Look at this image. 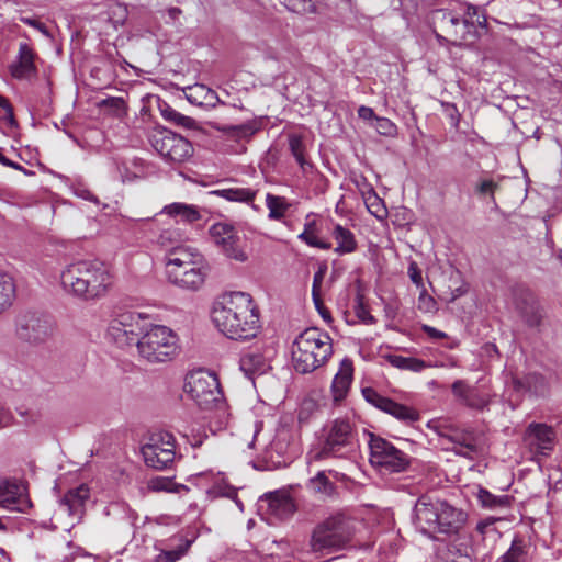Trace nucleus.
I'll use <instances>...</instances> for the list:
<instances>
[{
    "label": "nucleus",
    "instance_id": "obj_1",
    "mask_svg": "<svg viewBox=\"0 0 562 562\" xmlns=\"http://www.w3.org/2000/svg\"><path fill=\"white\" fill-rule=\"evenodd\" d=\"M211 315L215 327L229 339L248 340L260 329L258 306L246 292L221 295L213 304Z\"/></svg>",
    "mask_w": 562,
    "mask_h": 562
},
{
    "label": "nucleus",
    "instance_id": "obj_2",
    "mask_svg": "<svg viewBox=\"0 0 562 562\" xmlns=\"http://www.w3.org/2000/svg\"><path fill=\"white\" fill-rule=\"evenodd\" d=\"M63 290L83 301L104 297L112 289L114 277L110 268L99 260H76L60 271Z\"/></svg>",
    "mask_w": 562,
    "mask_h": 562
},
{
    "label": "nucleus",
    "instance_id": "obj_3",
    "mask_svg": "<svg viewBox=\"0 0 562 562\" xmlns=\"http://www.w3.org/2000/svg\"><path fill=\"white\" fill-rule=\"evenodd\" d=\"M164 260L166 278L171 284L191 291L204 284L210 266L198 248L165 255Z\"/></svg>",
    "mask_w": 562,
    "mask_h": 562
},
{
    "label": "nucleus",
    "instance_id": "obj_4",
    "mask_svg": "<svg viewBox=\"0 0 562 562\" xmlns=\"http://www.w3.org/2000/svg\"><path fill=\"white\" fill-rule=\"evenodd\" d=\"M331 353L330 336L318 328H307L293 342V367L296 372L303 374L313 372L323 366Z\"/></svg>",
    "mask_w": 562,
    "mask_h": 562
},
{
    "label": "nucleus",
    "instance_id": "obj_5",
    "mask_svg": "<svg viewBox=\"0 0 562 562\" xmlns=\"http://www.w3.org/2000/svg\"><path fill=\"white\" fill-rule=\"evenodd\" d=\"M138 344V355L151 363L171 360L178 351V336L169 327L156 325L149 318Z\"/></svg>",
    "mask_w": 562,
    "mask_h": 562
},
{
    "label": "nucleus",
    "instance_id": "obj_6",
    "mask_svg": "<svg viewBox=\"0 0 562 562\" xmlns=\"http://www.w3.org/2000/svg\"><path fill=\"white\" fill-rule=\"evenodd\" d=\"M483 16L477 8L468 4L462 18L450 11H438L435 20L445 36L437 34L438 38H445L454 45L473 40L476 36L477 26L482 25Z\"/></svg>",
    "mask_w": 562,
    "mask_h": 562
},
{
    "label": "nucleus",
    "instance_id": "obj_7",
    "mask_svg": "<svg viewBox=\"0 0 562 562\" xmlns=\"http://www.w3.org/2000/svg\"><path fill=\"white\" fill-rule=\"evenodd\" d=\"M353 535L352 521L342 515L327 518L313 531L310 542L313 553L345 548Z\"/></svg>",
    "mask_w": 562,
    "mask_h": 562
},
{
    "label": "nucleus",
    "instance_id": "obj_8",
    "mask_svg": "<svg viewBox=\"0 0 562 562\" xmlns=\"http://www.w3.org/2000/svg\"><path fill=\"white\" fill-rule=\"evenodd\" d=\"M209 236L213 246L225 258L237 262L249 259L247 238L233 223L222 221L212 224Z\"/></svg>",
    "mask_w": 562,
    "mask_h": 562
},
{
    "label": "nucleus",
    "instance_id": "obj_9",
    "mask_svg": "<svg viewBox=\"0 0 562 562\" xmlns=\"http://www.w3.org/2000/svg\"><path fill=\"white\" fill-rule=\"evenodd\" d=\"M149 315L133 311L115 314L109 322L106 338L120 348L136 346L147 328Z\"/></svg>",
    "mask_w": 562,
    "mask_h": 562
},
{
    "label": "nucleus",
    "instance_id": "obj_10",
    "mask_svg": "<svg viewBox=\"0 0 562 562\" xmlns=\"http://www.w3.org/2000/svg\"><path fill=\"white\" fill-rule=\"evenodd\" d=\"M184 392L202 409H212L223 396L215 373L206 370L192 371L186 376Z\"/></svg>",
    "mask_w": 562,
    "mask_h": 562
},
{
    "label": "nucleus",
    "instance_id": "obj_11",
    "mask_svg": "<svg viewBox=\"0 0 562 562\" xmlns=\"http://www.w3.org/2000/svg\"><path fill=\"white\" fill-rule=\"evenodd\" d=\"M370 463L385 473L404 471L409 464L408 456L386 439L370 434Z\"/></svg>",
    "mask_w": 562,
    "mask_h": 562
},
{
    "label": "nucleus",
    "instance_id": "obj_12",
    "mask_svg": "<svg viewBox=\"0 0 562 562\" xmlns=\"http://www.w3.org/2000/svg\"><path fill=\"white\" fill-rule=\"evenodd\" d=\"M142 454L147 467L168 469L176 459L175 437L165 431L153 434L142 447Z\"/></svg>",
    "mask_w": 562,
    "mask_h": 562
},
{
    "label": "nucleus",
    "instance_id": "obj_13",
    "mask_svg": "<svg viewBox=\"0 0 562 562\" xmlns=\"http://www.w3.org/2000/svg\"><path fill=\"white\" fill-rule=\"evenodd\" d=\"M150 143L155 150L169 162H184L193 154L191 143L169 130L154 131L150 135Z\"/></svg>",
    "mask_w": 562,
    "mask_h": 562
},
{
    "label": "nucleus",
    "instance_id": "obj_14",
    "mask_svg": "<svg viewBox=\"0 0 562 562\" xmlns=\"http://www.w3.org/2000/svg\"><path fill=\"white\" fill-rule=\"evenodd\" d=\"M54 333L50 317L38 313H25L16 318L15 334L20 340L32 345L46 341Z\"/></svg>",
    "mask_w": 562,
    "mask_h": 562
},
{
    "label": "nucleus",
    "instance_id": "obj_15",
    "mask_svg": "<svg viewBox=\"0 0 562 562\" xmlns=\"http://www.w3.org/2000/svg\"><path fill=\"white\" fill-rule=\"evenodd\" d=\"M434 428L438 431L440 437L452 443V447L449 449L456 454L469 460H475L482 454V447L472 430L461 429L448 424H440Z\"/></svg>",
    "mask_w": 562,
    "mask_h": 562
},
{
    "label": "nucleus",
    "instance_id": "obj_16",
    "mask_svg": "<svg viewBox=\"0 0 562 562\" xmlns=\"http://www.w3.org/2000/svg\"><path fill=\"white\" fill-rule=\"evenodd\" d=\"M355 431L349 420L337 419L333 423L326 441L316 458L344 457L353 447Z\"/></svg>",
    "mask_w": 562,
    "mask_h": 562
},
{
    "label": "nucleus",
    "instance_id": "obj_17",
    "mask_svg": "<svg viewBox=\"0 0 562 562\" xmlns=\"http://www.w3.org/2000/svg\"><path fill=\"white\" fill-rule=\"evenodd\" d=\"M297 454L294 435L290 428L281 427L274 438L266 446L263 457L274 467H283Z\"/></svg>",
    "mask_w": 562,
    "mask_h": 562
},
{
    "label": "nucleus",
    "instance_id": "obj_18",
    "mask_svg": "<svg viewBox=\"0 0 562 562\" xmlns=\"http://www.w3.org/2000/svg\"><path fill=\"white\" fill-rule=\"evenodd\" d=\"M438 504H440L439 499L422 496L416 502L414 508V524L416 528L431 538L438 535Z\"/></svg>",
    "mask_w": 562,
    "mask_h": 562
},
{
    "label": "nucleus",
    "instance_id": "obj_19",
    "mask_svg": "<svg viewBox=\"0 0 562 562\" xmlns=\"http://www.w3.org/2000/svg\"><path fill=\"white\" fill-rule=\"evenodd\" d=\"M272 356V348L266 345L255 346L241 355L239 360L240 370L249 379L265 374L270 369Z\"/></svg>",
    "mask_w": 562,
    "mask_h": 562
},
{
    "label": "nucleus",
    "instance_id": "obj_20",
    "mask_svg": "<svg viewBox=\"0 0 562 562\" xmlns=\"http://www.w3.org/2000/svg\"><path fill=\"white\" fill-rule=\"evenodd\" d=\"M438 513V533L453 535L458 533L467 522L468 514L458 509L447 502L440 501Z\"/></svg>",
    "mask_w": 562,
    "mask_h": 562
},
{
    "label": "nucleus",
    "instance_id": "obj_21",
    "mask_svg": "<svg viewBox=\"0 0 562 562\" xmlns=\"http://www.w3.org/2000/svg\"><path fill=\"white\" fill-rule=\"evenodd\" d=\"M554 438L553 429L544 424L529 425L525 435L527 445L543 456H547L553 449Z\"/></svg>",
    "mask_w": 562,
    "mask_h": 562
},
{
    "label": "nucleus",
    "instance_id": "obj_22",
    "mask_svg": "<svg viewBox=\"0 0 562 562\" xmlns=\"http://www.w3.org/2000/svg\"><path fill=\"white\" fill-rule=\"evenodd\" d=\"M90 498L88 485L81 484L69 490L60 499V506L64 507L69 516L80 520L85 514L86 503Z\"/></svg>",
    "mask_w": 562,
    "mask_h": 562
},
{
    "label": "nucleus",
    "instance_id": "obj_23",
    "mask_svg": "<svg viewBox=\"0 0 562 562\" xmlns=\"http://www.w3.org/2000/svg\"><path fill=\"white\" fill-rule=\"evenodd\" d=\"M353 366L350 359H344L331 383V393L335 403L341 402L348 394L352 382Z\"/></svg>",
    "mask_w": 562,
    "mask_h": 562
},
{
    "label": "nucleus",
    "instance_id": "obj_24",
    "mask_svg": "<svg viewBox=\"0 0 562 562\" xmlns=\"http://www.w3.org/2000/svg\"><path fill=\"white\" fill-rule=\"evenodd\" d=\"M451 391L463 405L470 408L483 409L488 405L487 397L469 386L463 380H457L452 384Z\"/></svg>",
    "mask_w": 562,
    "mask_h": 562
},
{
    "label": "nucleus",
    "instance_id": "obj_25",
    "mask_svg": "<svg viewBox=\"0 0 562 562\" xmlns=\"http://www.w3.org/2000/svg\"><path fill=\"white\" fill-rule=\"evenodd\" d=\"M187 240L186 234L177 227H170L164 229L157 239L158 245L165 249V255H170L178 250H188L192 248V246L186 245Z\"/></svg>",
    "mask_w": 562,
    "mask_h": 562
},
{
    "label": "nucleus",
    "instance_id": "obj_26",
    "mask_svg": "<svg viewBox=\"0 0 562 562\" xmlns=\"http://www.w3.org/2000/svg\"><path fill=\"white\" fill-rule=\"evenodd\" d=\"M34 53L26 43H21L19 60L11 68L12 76L19 79L29 78L35 74Z\"/></svg>",
    "mask_w": 562,
    "mask_h": 562
},
{
    "label": "nucleus",
    "instance_id": "obj_27",
    "mask_svg": "<svg viewBox=\"0 0 562 562\" xmlns=\"http://www.w3.org/2000/svg\"><path fill=\"white\" fill-rule=\"evenodd\" d=\"M269 514L279 520L288 519L295 512L293 499L285 494H272L268 503Z\"/></svg>",
    "mask_w": 562,
    "mask_h": 562
},
{
    "label": "nucleus",
    "instance_id": "obj_28",
    "mask_svg": "<svg viewBox=\"0 0 562 562\" xmlns=\"http://www.w3.org/2000/svg\"><path fill=\"white\" fill-rule=\"evenodd\" d=\"M186 98L188 101L195 105H215L218 101V97L215 91L206 87L205 85L196 83L190 86L184 90Z\"/></svg>",
    "mask_w": 562,
    "mask_h": 562
},
{
    "label": "nucleus",
    "instance_id": "obj_29",
    "mask_svg": "<svg viewBox=\"0 0 562 562\" xmlns=\"http://www.w3.org/2000/svg\"><path fill=\"white\" fill-rule=\"evenodd\" d=\"M331 236L337 246L334 251L338 255L351 254L357 249V240L353 233L340 224H335Z\"/></svg>",
    "mask_w": 562,
    "mask_h": 562
},
{
    "label": "nucleus",
    "instance_id": "obj_30",
    "mask_svg": "<svg viewBox=\"0 0 562 562\" xmlns=\"http://www.w3.org/2000/svg\"><path fill=\"white\" fill-rule=\"evenodd\" d=\"M23 493V486L15 482H0V507L13 508L14 505L26 503Z\"/></svg>",
    "mask_w": 562,
    "mask_h": 562
},
{
    "label": "nucleus",
    "instance_id": "obj_31",
    "mask_svg": "<svg viewBox=\"0 0 562 562\" xmlns=\"http://www.w3.org/2000/svg\"><path fill=\"white\" fill-rule=\"evenodd\" d=\"M382 412L393 416L394 418H396L397 420L405 425H412L420 419V415L417 409L397 403L391 398H389Z\"/></svg>",
    "mask_w": 562,
    "mask_h": 562
},
{
    "label": "nucleus",
    "instance_id": "obj_32",
    "mask_svg": "<svg viewBox=\"0 0 562 562\" xmlns=\"http://www.w3.org/2000/svg\"><path fill=\"white\" fill-rule=\"evenodd\" d=\"M172 541H177V544L172 549L160 550L159 554L156 555L155 562H177L182 559L189 551L193 540L183 537H173Z\"/></svg>",
    "mask_w": 562,
    "mask_h": 562
},
{
    "label": "nucleus",
    "instance_id": "obj_33",
    "mask_svg": "<svg viewBox=\"0 0 562 562\" xmlns=\"http://www.w3.org/2000/svg\"><path fill=\"white\" fill-rule=\"evenodd\" d=\"M266 206L269 211L268 218L271 221H281L291 207V203L284 196L267 193Z\"/></svg>",
    "mask_w": 562,
    "mask_h": 562
},
{
    "label": "nucleus",
    "instance_id": "obj_34",
    "mask_svg": "<svg viewBox=\"0 0 562 562\" xmlns=\"http://www.w3.org/2000/svg\"><path fill=\"white\" fill-rule=\"evenodd\" d=\"M15 296V283L13 278L0 272V314L8 310Z\"/></svg>",
    "mask_w": 562,
    "mask_h": 562
},
{
    "label": "nucleus",
    "instance_id": "obj_35",
    "mask_svg": "<svg viewBox=\"0 0 562 562\" xmlns=\"http://www.w3.org/2000/svg\"><path fill=\"white\" fill-rule=\"evenodd\" d=\"M164 212L170 216H178L187 223H193L200 220L199 210L193 205L184 203H172L165 206Z\"/></svg>",
    "mask_w": 562,
    "mask_h": 562
},
{
    "label": "nucleus",
    "instance_id": "obj_36",
    "mask_svg": "<svg viewBox=\"0 0 562 562\" xmlns=\"http://www.w3.org/2000/svg\"><path fill=\"white\" fill-rule=\"evenodd\" d=\"M289 147L290 151L295 158L296 162L300 165L301 169L306 172L312 168V164L305 156V145L303 142V137L297 134H291L289 136Z\"/></svg>",
    "mask_w": 562,
    "mask_h": 562
},
{
    "label": "nucleus",
    "instance_id": "obj_37",
    "mask_svg": "<svg viewBox=\"0 0 562 562\" xmlns=\"http://www.w3.org/2000/svg\"><path fill=\"white\" fill-rule=\"evenodd\" d=\"M476 497L481 506L487 509L505 508L510 505L508 495L496 496L484 487H479Z\"/></svg>",
    "mask_w": 562,
    "mask_h": 562
},
{
    "label": "nucleus",
    "instance_id": "obj_38",
    "mask_svg": "<svg viewBox=\"0 0 562 562\" xmlns=\"http://www.w3.org/2000/svg\"><path fill=\"white\" fill-rule=\"evenodd\" d=\"M18 128L12 106L7 102L0 106V131L7 136H13Z\"/></svg>",
    "mask_w": 562,
    "mask_h": 562
},
{
    "label": "nucleus",
    "instance_id": "obj_39",
    "mask_svg": "<svg viewBox=\"0 0 562 562\" xmlns=\"http://www.w3.org/2000/svg\"><path fill=\"white\" fill-rule=\"evenodd\" d=\"M390 361L395 368L413 372H420L430 367L425 361L413 357L393 356Z\"/></svg>",
    "mask_w": 562,
    "mask_h": 562
},
{
    "label": "nucleus",
    "instance_id": "obj_40",
    "mask_svg": "<svg viewBox=\"0 0 562 562\" xmlns=\"http://www.w3.org/2000/svg\"><path fill=\"white\" fill-rule=\"evenodd\" d=\"M218 194L228 201L249 202L254 200L257 191L249 188H229L218 191Z\"/></svg>",
    "mask_w": 562,
    "mask_h": 562
},
{
    "label": "nucleus",
    "instance_id": "obj_41",
    "mask_svg": "<svg viewBox=\"0 0 562 562\" xmlns=\"http://www.w3.org/2000/svg\"><path fill=\"white\" fill-rule=\"evenodd\" d=\"M307 487L315 494L330 495L334 492V484L328 480L324 472H318L316 476L308 481Z\"/></svg>",
    "mask_w": 562,
    "mask_h": 562
},
{
    "label": "nucleus",
    "instance_id": "obj_42",
    "mask_svg": "<svg viewBox=\"0 0 562 562\" xmlns=\"http://www.w3.org/2000/svg\"><path fill=\"white\" fill-rule=\"evenodd\" d=\"M527 552L521 540H514L510 548L501 557L499 562H525Z\"/></svg>",
    "mask_w": 562,
    "mask_h": 562
},
{
    "label": "nucleus",
    "instance_id": "obj_43",
    "mask_svg": "<svg viewBox=\"0 0 562 562\" xmlns=\"http://www.w3.org/2000/svg\"><path fill=\"white\" fill-rule=\"evenodd\" d=\"M315 226L314 222L305 223L304 231L299 235V238L311 247H316L319 249H329L330 244L321 240L313 232V227Z\"/></svg>",
    "mask_w": 562,
    "mask_h": 562
},
{
    "label": "nucleus",
    "instance_id": "obj_44",
    "mask_svg": "<svg viewBox=\"0 0 562 562\" xmlns=\"http://www.w3.org/2000/svg\"><path fill=\"white\" fill-rule=\"evenodd\" d=\"M281 3L295 13L308 14L316 12V0H281Z\"/></svg>",
    "mask_w": 562,
    "mask_h": 562
},
{
    "label": "nucleus",
    "instance_id": "obj_45",
    "mask_svg": "<svg viewBox=\"0 0 562 562\" xmlns=\"http://www.w3.org/2000/svg\"><path fill=\"white\" fill-rule=\"evenodd\" d=\"M213 416L212 419L216 420V429L221 430L228 426L231 414L228 412L227 404L223 400V396L218 401V403L213 404Z\"/></svg>",
    "mask_w": 562,
    "mask_h": 562
},
{
    "label": "nucleus",
    "instance_id": "obj_46",
    "mask_svg": "<svg viewBox=\"0 0 562 562\" xmlns=\"http://www.w3.org/2000/svg\"><path fill=\"white\" fill-rule=\"evenodd\" d=\"M149 487L153 491H165V492H173L179 493L181 490H188L184 485L176 484L170 479L157 476L150 480Z\"/></svg>",
    "mask_w": 562,
    "mask_h": 562
},
{
    "label": "nucleus",
    "instance_id": "obj_47",
    "mask_svg": "<svg viewBox=\"0 0 562 562\" xmlns=\"http://www.w3.org/2000/svg\"><path fill=\"white\" fill-rule=\"evenodd\" d=\"M361 393H362L363 398L369 404H371L372 406H374L375 408H378L380 411H383V408L385 407V405L389 401V397L381 395L376 390H374L371 386L363 387L361 390Z\"/></svg>",
    "mask_w": 562,
    "mask_h": 562
},
{
    "label": "nucleus",
    "instance_id": "obj_48",
    "mask_svg": "<svg viewBox=\"0 0 562 562\" xmlns=\"http://www.w3.org/2000/svg\"><path fill=\"white\" fill-rule=\"evenodd\" d=\"M326 271L327 267L323 265L318 268V270L314 273L313 277L312 297L315 306H318V304H321V288L325 279Z\"/></svg>",
    "mask_w": 562,
    "mask_h": 562
},
{
    "label": "nucleus",
    "instance_id": "obj_49",
    "mask_svg": "<svg viewBox=\"0 0 562 562\" xmlns=\"http://www.w3.org/2000/svg\"><path fill=\"white\" fill-rule=\"evenodd\" d=\"M162 114L167 120H170V121L175 122L176 124L181 125L187 128H193L196 124V122L192 117L186 116V115L175 111L173 109H167V110L162 111Z\"/></svg>",
    "mask_w": 562,
    "mask_h": 562
},
{
    "label": "nucleus",
    "instance_id": "obj_50",
    "mask_svg": "<svg viewBox=\"0 0 562 562\" xmlns=\"http://www.w3.org/2000/svg\"><path fill=\"white\" fill-rule=\"evenodd\" d=\"M374 127L379 134L384 136H395L397 133V126L386 117H375Z\"/></svg>",
    "mask_w": 562,
    "mask_h": 562
},
{
    "label": "nucleus",
    "instance_id": "obj_51",
    "mask_svg": "<svg viewBox=\"0 0 562 562\" xmlns=\"http://www.w3.org/2000/svg\"><path fill=\"white\" fill-rule=\"evenodd\" d=\"M498 188V183L493 179H482L476 186V192L479 194L485 195L488 194L491 196L494 195L495 190Z\"/></svg>",
    "mask_w": 562,
    "mask_h": 562
},
{
    "label": "nucleus",
    "instance_id": "obj_52",
    "mask_svg": "<svg viewBox=\"0 0 562 562\" xmlns=\"http://www.w3.org/2000/svg\"><path fill=\"white\" fill-rule=\"evenodd\" d=\"M408 276L417 288H424L422 270L418 268L416 262H411L408 266Z\"/></svg>",
    "mask_w": 562,
    "mask_h": 562
},
{
    "label": "nucleus",
    "instance_id": "obj_53",
    "mask_svg": "<svg viewBox=\"0 0 562 562\" xmlns=\"http://www.w3.org/2000/svg\"><path fill=\"white\" fill-rule=\"evenodd\" d=\"M419 307L424 308L425 311H430L435 306L434 299L426 293V290L423 288V291L419 295Z\"/></svg>",
    "mask_w": 562,
    "mask_h": 562
},
{
    "label": "nucleus",
    "instance_id": "obj_54",
    "mask_svg": "<svg viewBox=\"0 0 562 562\" xmlns=\"http://www.w3.org/2000/svg\"><path fill=\"white\" fill-rule=\"evenodd\" d=\"M22 22L38 30L44 35L48 36V31L42 22H40L35 19H32V18H22Z\"/></svg>",
    "mask_w": 562,
    "mask_h": 562
},
{
    "label": "nucleus",
    "instance_id": "obj_55",
    "mask_svg": "<svg viewBox=\"0 0 562 562\" xmlns=\"http://www.w3.org/2000/svg\"><path fill=\"white\" fill-rule=\"evenodd\" d=\"M358 115L360 119L364 120V121H369V120H374L375 121V117H378L374 113V111L369 108V106H366V105H361L359 109H358Z\"/></svg>",
    "mask_w": 562,
    "mask_h": 562
},
{
    "label": "nucleus",
    "instance_id": "obj_56",
    "mask_svg": "<svg viewBox=\"0 0 562 562\" xmlns=\"http://www.w3.org/2000/svg\"><path fill=\"white\" fill-rule=\"evenodd\" d=\"M522 314H524V316L526 317V321H527V323H528L529 325H531V326H536V325H538V324H539V322H540V316H539V314L537 313V311H536V308H535V306H533V305L531 306V313H530V315H529V314H527L526 312H522Z\"/></svg>",
    "mask_w": 562,
    "mask_h": 562
},
{
    "label": "nucleus",
    "instance_id": "obj_57",
    "mask_svg": "<svg viewBox=\"0 0 562 562\" xmlns=\"http://www.w3.org/2000/svg\"><path fill=\"white\" fill-rule=\"evenodd\" d=\"M424 331L426 334H428V336H430L432 338H443V337H446L445 333H442V331H440V330H438V329H436L434 327L427 326V325L424 326Z\"/></svg>",
    "mask_w": 562,
    "mask_h": 562
},
{
    "label": "nucleus",
    "instance_id": "obj_58",
    "mask_svg": "<svg viewBox=\"0 0 562 562\" xmlns=\"http://www.w3.org/2000/svg\"><path fill=\"white\" fill-rule=\"evenodd\" d=\"M0 164H2L3 166L10 167V168L16 169V170H23L24 169L21 165L16 164V162H14V161H12L10 159H8L4 156L1 157Z\"/></svg>",
    "mask_w": 562,
    "mask_h": 562
},
{
    "label": "nucleus",
    "instance_id": "obj_59",
    "mask_svg": "<svg viewBox=\"0 0 562 562\" xmlns=\"http://www.w3.org/2000/svg\"><path fill=\"white\" fill-rule=\"evenodd\" d=\"M237 133L236 135L238 136H248V135H252L255 133L254 128L251 126H239L236 128Z\"/></svg>",
    "mask_w": 562,
    "mask_h": 562
},
{
    "label": "nucleus",
    "instance_id": "obj_60",
    "mask_svg": "<svg viewBox=\"0 0 562 562\" xmlns=\"http://www.w3.org/2000/svg\"><path fill=\"white\" fill-rule=\"evenodd\" d=\"M316 307H317L319 314L322 315V317L325 321H330L331 319L329 312L323 307V302L322 301H321V304H318V306H316Z\"/></svg>",
    "mask_w": 562,
    "mask_h": 562
},
{
    "label": "nucleus",
    "instance_id": "obj_61",
    "mask_svg": "<svg viewBox=\"0 0 562 562\" xmlns=\"http://www.w3.org/2000/svg\"><path fill=\"white\" fill-rule=\"evenodd\" d=\"M261 426H262V423H257V424H256L255 437H254L252 442L249 445V447H254V446H255V442L258 440V434H259V431H260Z\"/></svg>",
    "mask_w": 562,
    "mask_h": 562
},
{
    "label": "nucleus",
    "instance_id": "obj_62",
    "mask_svg": "<svg viewBox=\"0 0 562 562\" xmlns=\"http://www.w3.org/2000/svg\"><path fill=\"white\" fill-rule=\"evenodd\" d=\"M305 552L303 550H296L295 552H292V557L297 560H302Z\"/></svg>",
    "mask_w": 562,
    "mask_h": 562
},
{
    "label": "nucleus",
    "instance_id": "obj_63",
    "mask_svg": "<svg viewBox=\"0 0 562 562\" xmlns=\"http://www.w3.org/2000/svg\"><path fill=\"white\" fill-rule=\"evenodd\" d=\"M485 527H486V525H485V524L480 522V524L477 525V530H479V531H481V532H483V530H484V528H485Z\"/></svg>",
    "mask_w": 562,
    "mask_h": 562
},
{
    "label": "nucleus",
    "instance_id": "obj_64",
    "mask_svg": "<svg viewBox=\"0 0 562 562\" xmlns=\"http://www.w3.org/2000/svg\"><path fill=\"white\" fill-rule=\"evenodd\" d=\"M179 12H180V10L178 8H173V9L170 10L171 14H176V13H179Z\"/></svg>",
    "mask_w": 562,
    "mask_h": 562
}]
</instances>
